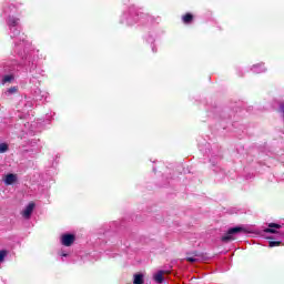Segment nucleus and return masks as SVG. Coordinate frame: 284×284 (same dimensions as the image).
Segmentation results:
<instances>
[{"label": "nucleus", "instance_id": "f257e3e1", "mask_svg": "<svg viewBox=\"0 0 284 284\" xmlns=\"http://www.w3.org/2000/svg\"><path fill=\"white\" fill-rule=\"evenodd\" d=\"M16 54L20 58L22 68L31 74L29 83L32 85H40L41 82L39 79L45 77V69L38 67L34 59H45V55L42 53L39 54V50L32 48V42L24 41V39H22L21 43L16 44Z\"/></svg>", "mask_w": 284, "mask_h": 284}, {"label": "nucleus", "instance_id": "f03ea898", "mask_svg": "<svg viewBox=\"0 0 284 284\" xmlns=\"http://www.w3.org/2000/svg\"><path fill=\"white\" fill-rule=\"evenodd\" d=\"M0 17L6 20L10 38L14 39L13 52L17 54V43H23L22 39H24V41L30 40H28L26 34L21 33V19L17 17V8L14 4L3 7Z\"/></svg>", "mask_w": 284, "mask_h": 284}, {"label": "nucleus", "instance_id": "7ed1b4c3", "mask_svg": "<svg viewBox=\"0 0 284 284\" xmlns=\"http://www.w3.org/2000/svg\"><path fill=\"white\" fill-rule=\"evenodd\" d=\"M22 64L21 60L13 59L4 64L2 70L0 71V84L1 85H11L17 81V77H19V71L21 70Z\"/></svg>", "mask_w": 284, "mask_h": 284}, {"label": "nucleus", "instance_id": "20e7f679", "mask_svg": "<svg viewBox=\"0 0 284 284\" xmlns=\"http://www.w3.org/2000/svg\"><path fill=\"white\" fill-rule=\"evenodd\" d=\"M241 232H245V229L241 226L230 229L221 239L223 243H230V241H234V234H239Z\"/></svg>", "mask_w": 284, "mask_h": 284}, {"label": "nucleus", "instance_id": "39448f33", "mask_svg": "<svg viewBox=\"0 0 284 284\" xmlns=\"http://www.w3.org/2000/svg\"><path fill=\"white\" fill-rule=\"evenodd\" d=\"M57 261H60V263H70L72 261V253L69 250L61 248L58 251Z\"/></svg>", "mask_w": 284, "mask_h": 284}, {"label": "nucleus", "instance_id": "423d86ee", "mask_svg": "<svg viewBox=\"0 0 284 284\" xmlns=\"http://www.w3.org/2000/svg\"><path fill=\"white\" fill-rule=\"evenodd\" d=\"M31 94L36 101H48V91H42L39 87L32 89Z\"/></svg>", "mask_w": 284, "mask_h": 284}, {"label": "nucleus", "instance_id": "0eeeda50", "mask_svg": "<svg viewBox=\"0 0 284 284\" xmlns=\"http://www.w3.org/2000/svg\"><path fill=\"white\" fill-rule=\"evenodd\" d=\"M36 206L37 204H34V202H30L21 212V215L22 217L26 219V221H30V219L32 217V212H34Z\"/></svg>", "mask_w": 284, "mask_h": 284}, {"label": "nucleus", "instance_id": "6e6552de", "mask_svg": "<svg viewBox=\"0 0 284 284\" xmlns=\"http://www.w3.org/2000/svg\"><path fill=\"white\" fill-rule=\"evenodd\" d=\"M203 256V253L199 252V251H192V252H187L186 253V261L187 263H196L197 257Z\"/></svg>", "mask_w": 284, "mask_h": 284}, {"label": "nucleus", "instance_id": "1a4fd4ad", "mask_svg": "<svg viewBox=\"0 0 284 284\" xmlns=\"http://www.w3.org/2000/svg\"><path fill=\"white\" fill-rule=\"evenodd\" d=\"M60 243L64 247H70L72 245V233L62 234L60 236Z\"/></svg>", "mask_w": 284, "mask_h": 284}, {"label": "nucleus", "instance_id": "9d476101", "mask_svg": "<svg viewBox=\"0 0 284 284\" xmlns=\"http://www.w3.org/2000/svg\"><path fill=\"white\" fill-rule=\"evenodd\" d=\"M50 121H52V115L47 114L45 120H38V122H33L32 128H43V125H48V123H50Z\"/></svg>", "mask_w": 284, "mask_h": 284}, {"label": "nucleus", "instance_id": "9b49d317", "mask_svg": "<svg viewBox=\"0 0 284 284\" xmlns=\"http://www.w3.org/2000/svg\"><path fill=\"white\" fill-rule=\"evenodd\" d=\"M276 230H281V225L276 223H270L268 227L264 230L266 234H278Z\"/></svg>", "mask_w": 284, "mask_h": 284}, {"label": "nucleus", "instance_id": "f8f14e48", "mask_svg": "<svg viewBox=\"0 0 284 284\" xmlns=\"http://www.w3.org/2000/svg\"><path fill=\"white\" fill-rule=\"evenodd\" d=\"M19 92V87H11L3 91L4 97H14Z\"/></svg>", "mask_w": 284, "mask_h": 284}, {"label": "nucleus", "instance_id": "ddd939ff", "mask_svg": "<svg viewBox=\"0 0 284 284\" xmlns=\"http://www.w3.org/2000/svg\"><path fill=\"white\" fill-rule=\"evenodd\" d=\"M16 181H17V175L12 173L7 174L4 178L6 185H12V183H16Z\"/></svg>", "mask_w": 284, "mask_h": 284}, {"label": "nucleus", "instance_id": "4468645a", "mask_svg": "<svg viewBox=\"0 0 284 284\" xmlns=\"http://www.w3.org/2000/svg\"><path fill=\"white\" fill-rule=\"evenodd\" d=\"M182 21H183V23H185V26H190V23H192V21H194V14L185 13L184 16H182Z\"/></svg>", "mask_w": 284, "mask_h": 284}, {"label": "nucleus", "instance_id": "2eb2a0df", "mask_svg": "<svg viewBox=\"0 0 284 284\" xmlns=\"http://www.w3.org/2000/svg\"><path fill=\"white\" fill-rule=\"evenodd\" d=\"M163 274H165V271H159L154 276L153 280L155 283H163Z\"/></svg>", "mask_w": 284, "mask_h": 284}, {"label": "nucleus", "instance_id": "dca6fc26", "mask_svg": "<svg viewBox=\"0 0 284 284\" xmlns=\"http://www.w3.org/2000/svg\"><path fill=\"white\" fill-rule=\"evenodd\" d=\"M143 283H144L143 274H135L134 280H133V284H143Z\"/></svg>", "mask_w": 284, "mask_h": 284}, {"label": "nucleus", "instance_id": "f3484780", "mask_svg": "<svg viewBox=\"0 0 284 284\" xmlns=\"http://www.w3.org/2000/svg\"><path fill=\"white\" fill-rule=\"evenodd\" d=\"M270 239V242H268V245L270 247H278L281 245V241H274V237H268Z\"/></svg>", "mask_w": 284, "mask_h": 284}, {"label": "nucleus", "instance_id": "a211bd4d", "mask_svg": "<svg viewBox=\"0 0 284 284\" xmlns=\"http://www.w3.org/2000/svg\"><path fill=\"white\" fill-rule=\"evenodd\" d=\"M6 256H8V251L7 250H1L0 251V265L6 261Z\"/></svg>", "mask_w": 284, "mask_h": 284}, {"label": "nucleus", "instance_id": "6ab92c4d", "mask_svg": "<svg viewBox=\"0 0 284 284\" xmlns=\"http://www.w3.org/2000/svg\"><path fill=\"white\" fill-rule=\"evenodd\" d=\"M8 149H9L8 143H0V154H6Z\"/></svg>", "mask_w": 284, "mask_h": 284}, {"label": "nucleus", "instance_id": "aec40b11", "mask_svg": "<svg viewBox=\"0 0 284 284\" xmlns=\"http://www.w3.org/2000/svg\"><path fill=\"white\" fill-rule=\"evenodd\" d=\"M37 143H39V140H37V139H33V140L30 141V145L32 148H34V145H37Z\"/></svg>", "mask_w": 284, "mask_h": 284}, {"label": "nucleus", "instance_id": "412c9836", "mask_svg": "<svg viewBox=\"0 0 284 284\" xmlns=\"http://www.w3.org/2000/svg\"><path fill=\"white\" fill-rule=\"evenodd\" d=\"M27 101V103H26V108H32V102H30V101H28V100H26Z\"/></svg>", "mask_w": 284, "mask_h": 284}, {"label": "nucleus", "instance_id": "4be33fe9", "mask_svg": "<svg viewBox=\"0 0 284 284\" xmlns=\"http://www.w3.org/2000/svg\"><path fill=\"white\" fill-rule=\"evenodd\" d=\"M72 242L74 243V235H72Z\"/></svg>", "mask_w": 284, "mask_h": 284}, {"label": "nucleus", "instance_id": "5701e85b", "mask_svg": "<svg viewBox=\"0 0 284 284\" xmlns=\"http://www.w3.org/2000/svg\"><path fill=\"white\" fill-rule=\"evenodd\" d=\"M278 234H280V236H284L283 233H278Z\"/></svg>", "mask_w": 284, "mask_h": 284}, {"label": "nucleus", "instance_id": "b1692460", "mask_svg": "<svg viewBox=\"0 0 284 284\" xmlns=\"http://www.w3.org/2000/svg\"><path fill=\"white\" fill-rule=\"evenodd\" d=\"M39 131H40L39 129L36 130V132H39Z\"/></svg>", "mask_w": 284, "mask_h": 284}]
</instances>
